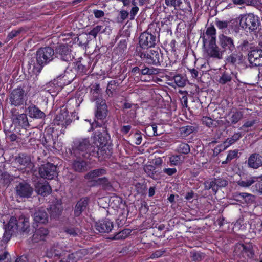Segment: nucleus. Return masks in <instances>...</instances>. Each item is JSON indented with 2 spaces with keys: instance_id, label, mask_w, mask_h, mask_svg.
<instances>
[{
  "instance_id": "f257e3e1",
  "label": "nucleus",
  "mask_w": 262,
  "mask_h": 262,
  "mask_svg": "<svg viewBox=\"0 0 262 262\" xmlns=\"http://www.w3.org/2000/svg\"><path fill=\"white\" fill-rule=\"evenodd\" d=\"M55 56L53 49L50 47L40 48L36 52L35 59L31 58L29 61V69L34 74L39 73L43 67L52 61Z\"/></svg>"
},
{
  "instance_id": "f03ea898",
  "label": "nucleus",
  "mask_w": 262,
  "mask_h": 262,
  "mask_svg": "<svg viewBox=\"0 0 262 262\" xmlns=\"http://www.w3.org/2000/svg\"><path fill=\"white\" fill-rule=\"evenodd\" d=\"M95 148L91 146L88 139L76 140L74 142L73 155L75 157L88 158L91 151H94Z\"/></svg>"
},
{
  "instance_id": "7ed1b4c3",
  "label": "nucleus",
  "mask_w": 262,
  "mask_h": 262,
  "mask_svg": "<svg viewBox=\"0 0 262 262\" xmlns=\"http://www.w3.org/2000/svg\"><path fill=\"white\" fill-rule=\"evenodd\" d=\"M157 25L156 24H150L148 29V31L142 33L139 37V45L143 49H147L154 47L157 41L156 35L155 32L154 34L152 33L153 29H155L157 33L159 32L160 29L157 31L156 28Z\"/></svg>"
},
{
  "instance_id": "20e7f679",
  "label": "nucleus",
  "mask_w": 262,
  "mask_h": 262,
  "mask_svg": "<svg viewBox=\"0 0 262 262\" xmlns=\"http://www.w3.org/2000/svg\"><path fill=\"white\" fill-rule=\"evenodd\" d=\"M237 20L240 26L247 32L254 31L260 24L258 17L252 13L241 15Z\"/></svg>"
},
{
  "instance_id": "39448f33",
  "label": "nucleus",
  "mask_w": 262,
  "mask_h": 262,
  "mask_svg": "<svg viewBox=\"0 0 262 262\" xmlns=\"http://www.w3.org/2000/svg\"><path fill=\"white\" fill-rule=\"evenodd\" d=\"M69 248L63 243H57L48 250L47 255L48 257L56 260H60V262H64V259L67 257Z\"/></svg>"
},
{
  "instance_id": "423d86ee",
  "label": "nucleus",
  "mask_w": 262,
  "mask_h": 262,
  "mask_svg": "<svg viewBox=\"0 0 262 262\" xmlns=\"http://www.w3.org/2000/svg\"><path fill=\"white\" fill-rule=\"evenodd\" d=\"M139 56L145 62L150 64L158 65L160 63V54L158 51L150 50L140 52Z\"/></svg>"
},
{
  "instance_id": "0eeeda50",
  "label": "nucleus",
  "mask_w": 262,
  "mask_h": 262,
  "mask_svg": "<svg viewBox=\"0 0 262 262\" xmlns=\"http://www.w3.org/2000/svg\"><path fill=\"white\" fill-rule=\"evenodd\" d=\"M39 173L42 178L52 180L57 175V167L52 163H47L40 166Z\"/></svg>"
},
{
  "instance_id": "6e6552de",
  "label": "nucleus",
  "mask_w": 262,
  "mask_h": 262,
  "mask_svg": "<svg viewBox=\"0 0 262 262\" xmlns=\"http://www.w3.org/2000/svg\"><path fill=\"white\" fill-rule=\"evenodd\" d=\"M219 45L223 49L224 51L227 52L228 54L233 53L235 51V46L233 39L232 37L227 36L224 34L219 35Z\"/></svg>"
},
{
  "instance_id": "1a4fd4ad",
  "label": "nucleus",
  "mask_w": 262,
  "mask_h": 262,
  "mask_svg": "<svg viewBox=\"0 0 262 262\" xmlns=\"http://www.w3.org/2000/svg\"><path fill=\"white\" fill-rule=\"evenodd\" d=\"M18 228V222L16 217H11L8 223L4 225L5 232L3 236L4 242H8L10 240L12 232L17 230Z\"/></svg>"
},
{
  "instance_id": "9d476101",
  "label": "nucleus",
  "mask_w": 262,
  "mask_h": 262,
  "mask_svg": "<svg viewBox=\"0 0 262 262\" xmlns=\"http://www.w3.org/2000/svg\"><path fill=\"white\" fill-rule=\"evenodd\" d=\"M16 194L17 196L23 198H30L33 191V189L27 183L21 182L15 187Z\"/></svg>"
},
{
  "instance_id": "9b49d317",
  "label": "nucleus",
  "mask_w": 262,
  "mask_h": 262,
  "mask_svg": "<svg viewBox=\"0 0 262 262\" xmlns=\"http://www.w3.org/2000/svg\"><path fill=\"white\" fill-rule=\"evenodd\" d=\"M21 88H17L13 90L10 95V101L12 105L19 106L23 104L25 93Z\"/></svg>"
},
{
  "instance_id": "f8f14e48",
  "label": "nucleus",
  "mask_w": 262,
  "mask_h": 262,
  "mask_svg": "<svg viewBox=\"0 0 262 262\" xmlns=\"http://www.w3.org/2000/svg\"><path fill=\"white\" fill-rule=\"evenodd\" d=\"M250 63L253 66H262V49L251 51L248 54Z\"/></svg>"
},
{
  "instance_id": "ddd939ff",
  "label": "nucleus",
  "mask_w": 262,
  "mask_h": 262,
  "mask_svg": "<svg viewBox=\"0 0 262 262\" xmlns=\"http://www.w3.org/2000/svg\"><path fill=\"white\" fill-rule=\"evenodd\" d=\"M113 223L108 219L99 221L95 224L96 230L100 233H108L113 228Z\"/></svg>"
},
{
  "instance_id": "4468645a",
  "label": "nucleus",
  "mask_w": 262,
  "mask_h": 262,
  "mask_svg": "<svg viewBox=\"0 0 262 262\" xmlns=\"http://www.w3.org/2000/svg\"><path fill=\"white\" fill-rule=\"evenodd\" d=\"M12 120L13 123L16 126L26 128L29 126L28 120L26 114H15L13 111H12Z\"/></svg>"
},
{
  "instance_id": "2eb2a0df",
  "label": "nucleus",
  "mask_w": 262,
  "mask_h": 262,
  "mask_svg": "<svg viewBox=\"0 0 262 262\" xmlns=\"http://www.w3.org/2000/svg\"><path fill=\"white\" fill-rule=\"evenodd\" d=\"M56 56L62 60L69 61L71 60V55L68 47L66 45L58 46L56 49Z\"/></svg>"
},
{
  "instance_id": "dca6fc26",
  "label": "nucleus",
  "mask_w": 262,
  "mask_h": 262,
  "mask_svg": "<svg viewBox=\"0 0 262 262\" xmlns=\"http://www.w3.org/2000/svg\"><path fill=\"white\" fill-rule=\"evenodd\" d=\"M97 111L96 117L97 119H102L106 116L107 106L105 101L102 99H98L96 100Z\"/></svg>"
},
{
  "instance_id": "f3484780",
  "label": "nucleus",
  "mask_w": 262,
  "mask_h": 262,
  "mask_svg": "<svg viewBox=\"0 0 262 262\" xmlns=\"http://www.w3.org/2000/svg\"><path fill=\"white\" fill-rule=\"evenodd\" d=\"M248 166L253 169H257L262 166V156L258 154H252L248 158Z\"/></svg>"
},
{
  "instance_id": "a211bd4d",
  "label": "nucleus",
  "mask_w": 262,
  "mask_h": 262,
  "mask_svg": "<svg viewBox=\"0 0 262 262\" xmlns=\"http://www.w3.org/2000/svg\"><path fill=\"white\" fill-rule=\"evenodd\" d=\"M82 158V157H76V159L73 161L72 168L76 171L82 172L88 169V164Z\"/></svg>"
},
{
  "instance_id": "6ab92c4d",
  "label": "nucleus",
  "mask_w": 262,
  "mask_h": 262,
  "mask_svg": "<svg viewBox=\"0 0 262 262\" xmlns=\"http://www.w3.org/2000/svg\"><path fill=\"white\" fill-rule=\"evenodd\" d=\"M35 191L38 194L42 196H47L51 192V188L48 183L38 182L35 185Z\"/></svg>"
},
{
  "instance_id": "aec40b11",
  "label": "nucleus",
  "mask_w": 262,
  "mask_h": 262,
  "mask_svg": "<svg viewBox=\"0 0 262 262\" xmlns=\"http://www.w3.org/2000/svg\"><path fill=\"white\" fill-rule=\"evenodd\" d=\"M89 200L87 198L81 199L76 204L74 208V215L79 216L82 212L86 210L88 205Z\"/></svg>"
},
{
  "instance_id": "412c9836",
  "label": "nucleus",
  "mask_w": 262,
  "mask_h": 262,
  "mask_svg": "<svg viewBox=\"0 0 262 262\" xmlns=\"http://www.w3.org/2000/svg\"><path fill=\"white\" fill-rule=\"evenodd\" d=\"M33 220L36 223L45 224L48 222V215L45 210L39 209L34 212Z\"/></svg>"
},
{
  "instance_id": "4be33fe9",
  "label": "nucleus",
  "mask_w": 262,
  "mask_h": 262,
  "mask_svg": "<svg viewBox=\"0 0 262 262\" xmlns=\"http://www.w3.org/2000/svg\"><path fill=\"white\" fill-rule=\"evenodd\" d=\"M207 53L210 57L221 59L222 58L223 52L214 42H210L209 47L207 50Z\"/></svg>"
},
{
  "instance_id": "5701e85b",
  "label": "nucleus",
  "mask_w": 262,
  "mask_h": 262,
  "mask_svg": "<svg viewBox=\"0 0 262 262\" xmlns=\"http://www.w3.org/2000/svg\"><path fill=\"white\" fill-rule=\"evenodd\" d=\"M29 116L31 118H42L45 114L35 105L31 104L28 107Z\"/></svg>"
},
{
  "instance_id": "b1692460",
  "label": "nucleus",
  "mask_w": 262,
  "mask_h": 262,
  "mask_svg": "<svg viewBox=\"0 0 262 262\" xmlns=\"http://www.w3.org/2000/svg\"><path fill=\"white\" fill-rule=\"evenodd\" d=\"M49 231L45 228H39L36 230L34 234L33 235V239L35 242L38 241H44L46 237L48 235Z\"/></svg>"
},
{
  "instance_id": "393cba45",
  "label": "nucleus",
  "mask_w": 262,
  "mask_h": 262,
  "mask_svg": "<svg viewBox=\"0 0 262 262\" xmlns=\"http://www.w3.org/2000/svg\"><path fill=\"white\" fill-rule=\"evenodd\" d=\"M50 209L51 216L56 217L61 214L63 206L60 202L57 201L55 204L51 205Z\"/></svg>"
},
{
  "instance_id": "a878e982",
  "label": "nucleus",
  "mask_w": 262,
  "mask_h": 262,
  "mask_svg": "<svg viewBox=\"0 0 262 262\" xmlns=\"http://www.w3.org/2000/svg\"><path fill=\"white\" fill-rule=\"evenodd\" d=\"M61 79V76L57 77V79H55L53 82L49 83V86L53 87V89H48V91L50 93H57L59 92L62 88L63 83L58 81Z\"/></svg>"
},
{
  "instance_id": "bb28decb",
  "label": "nucleus",
  "mask_w": 262,
  "mask_h": 262,
  "mask_svg": "<svg viewBox=\"0 0 262 262\" xmlns=\"http://www.w3.org/2000/svg\"><path fill=\"white\" fill-rule=\"evenodd\" d=\"M16 162L20 165L30 167L31 165L30 157L25 154L19 155L16 158Z\"/></svg>"
},
{
  "instance_id": "cd10ccee",
  "label": "nucleus",
  "mask_w": 262,
  "mask_h": 262,
  "mask_svg": "<svg viewBox=\"0 0 262 262\" xmlns=\"http://www.w3.org/2000/svg\"><path fill=\"white\" fill-rule=\"evenodd\" d=\"M67 255V257L64 259V262H77L82 257V252L80 251H78L70 254V249L69 248V251Z\"/></svg>"
},
{
  "instance_id": "c85d7f7f",
  "label": "nucleus",
  "mask_w": 262,
  "mask_h": 262,
  "mask_svg": "<svg viewBox=\"0 0 262 262\" xmlns=\"http://www.w3.org/2000/svg\"><path fill=\"white\" fill-rule=\"evenodd\" d=\"M19 226L23 232H28L30 227L29 219L28 217L21 215L19 218Z\"/></svg>"
},
{
  "instance_id": "c756f323",
  "label": "nucleus",
  "mask_w": 262,
  "mask_h": 262,
  "mask_svg": "<svg viewBox=\"0 0 262 262\" xmlns=\"http://www.w3.org/2000/svg\"><path fill=\"white\" fill-rule=\"evenodd\" d=\"M132 231L129 229H125L117 233L110 238L112 240H120L126 238L130 235Z\"/></svg>"
},
{
  "instance_id": "7c9ffc66",
  "label": "nucleus",
  "mask_w": 262,
  "mask_h": 262,
  "mask_svg": "<svg viewBox=\"0 0 262 262\" xmlns=\"http://www.w3.org/2000/svg\"><path fill=\"white\" fill-rule=\"evenodd\" d=\"M106 174V170L104 168H99L89 172L86 176L87 179H94L95 178Z\"/></svg>"
},
{
  "instance_id": "2f4dec72",
  "label": "nucleus",
  "mask_w": 262,
  "mask_h": 262,
  "mask_svg": "<svg viewBox=\"0 0 262 262\" xmlns=\"http://www.w3.org/2000/svg\"><path fill=\"white\" fill-rule=\"evenodd\" d=\"M243 114L240 111H232L229 114V120L232 124H236L243 117Z\"/></svg>"
},
{
  "instance_id": "473e14b6",
  "label": "nucleus",
  "mask_w": 262,
  "mask_h": 262,
  "mask_svg": "<svg viewBox=\"0 0 262 262\" xmlns=\"http://www.w3.org/2000/svg\"><path fill=\"white\" fill-rule=\"evenodd\" d=\"M184 160L182 155H174L170 157L169 162L171 165L177 166L181 164Z\"/></svg>"
},
{
  "instance_id": "72a5a7b5",
  "label": "nucleus",
  "mask_w": 262,
  "mask_h": 262,
  "mask_svg": "<svg viewBox=\"0 0 262 262\" xmlns=\"http://www.w3.org/2000/svg\"><path fill=\"white\" fill-rule=\"evenodd\" d=\"M206 35L210 39V42H215L216 30L213 26L208 27L206 31Z\"/></svg>"
},
{
  "instance_id": "f704fd0d",
  "label": "nucleus",
  "mask_w": 262,
  "mask_h": 262,
  "mask_svg": "<svg viewBox=\"0 0 262 262\" xmlns=\"http://www.w3.org/2000/svg\"><path fill=\"white\" fill-rule=\"evenodd\" d=\"M255 182V178L250 177L247 179H241L237 182L239 186L243 187H248Z\"/></svg>"
},
{
  "instance_id": "c9c22d12",
  "label": "nucleus",
  "mask_w": 262,
  "mask_h": 262,
  "mask_svg": "<svg viewBox=\"0 0 262 262\" xmlns=\"http://www.w3.org/2000/svg\"><path fill=\"white\" fill-rule=\"evenodd\" d=\"M242 137L241 133L240 132L235 133L232 137L228 138L227 140L224 142V143L228 145V147L230 145H232L235 142H236L238 140H239Z\"/></svg>"
},
{
  "instance_id": "e433bc0d",
  "label": "nucleus",
  "mask_w": 262,
  "mask_h": 262,
  "mask_svg": "<svg viewBox=\"0 0 262 262\" xmlns=\"http://www.w3.org/2000/svg\"><path fill=\"white\" fill-rule=\"evenodd\" d=\"M64 232L70 235L75 236L81 234V230L78 227H69L64 229Z\"/></svg>"
},
{
  "instance_id": "4c0bfd02",
  "label": "nucleus",
  "mask_w": 262,
  "mask_h": 262,
  "mask_svg": "<svg viewBox=\"0 0 262 262\" xmlns=\"http://www.w3.org/2000/svg\"><path fill=\"white\" fill-rule=\"evenodd\" d=\"M238 150L235 149L228 151L226 159L222 162V164L229 163L232 160L238 157Z\"/></svg>"
},
{
  "instance_id": "58836bf2",
  "label": "nucleus",
  "mask_w": 262,
  "mask_h": 262,
  "mask_svg": "<svg viewBox=\"0 0 262 262\" xmlns=\"http://www.w3.org/2000/svg\"><path fill=\"white\" fill-rule=\"evenodd\" d=\"M177 151L183 154H188L190 151V147L188 144L181 143L177 147Z\"/></svg>"
},
{
  "instance_id": "ea45409f",
  "label": "nucleus",
  "mask_w": 262,
  "mask_h": 262,
  "mask_svg": "<svg viewBox=\"0 0 262 262\" xmlns=\"http://www.w3.org/2000/svg\"><path fill=\"white\" fill-rule=\"evenodd\" d=\"M173 80L176 84L179 87H183L186 84V78L180 75H177L173 77Z\"/></svg>"
},
{
  "instance_id": "a19ab883",
  "label": "nucleus",
  "mask_w": 262,
  "mask_h": 262,
  "mask_svg": "<svg viewBox=\"0 0 262 262\" xmlns=\"http://www.w3.org/2000/svg\"><path fill=\"white\" fill-rule=\"evenodd\" d=\"M166 5L168 7H173L176 9H180L182 0H165Z\"/></svg>"
},
{
  "instance_id": "79ce46f5",
  "label": "nucleus",
  "mask_w": 262,
  "mask_h": 262,
  "mask_svg": "<svg viewBox=\"0 0 262 262\" xmlns=\"http://www.w3.org/2000/svg\"><path fill=\"white\" fill-rule=\"evenodd\" d=\"M67 116L68 115L66 111H64V113H61L59 115H57L55 119L54 120V124H57L58 125L62 124V123L63 122Z\"/></svg>"
},
{
  "instance_id": "37998d69",
  "label": "nucleus",
  "mask_w": 262,
  "mask_h": 262,
  "mask_svg": "<svg viewBox=\"0 0 262 262\" xmlns=\"http://www.w3.org/2000/svg\"><path fill=\"white\" fill-rule=\"evenodd\" d=\"M96 182L98 184L102 185L106 189H108L111 187V183L106 177L99 178L96 181Z\"/></svg>"
},
{
  "instance_id": "c03bdc74",
  "label": "nucleus",
  "mask_w": 262,
  "mask_h": 262,
  "mask_svg": "<svg viewBox=\"0 0 262 262\" xmlns=\"http://www.w3.org/2000/svg\"><path fill=\"white\" fill-rule=\"evenodd\" d=\"M228 147L224 142L216 146L213 150V156H217L220 152L225 150Z\"/></svg>"
},
{
  "instance_id": "a18cd8bd",
  "label": "nucleus",
  "mask_w": 262,
  "mask_h": 262,
  "mask_svg": "<svg viewBox=\"0 0 262 262\" xmlns=\"http://www.w3.org/2000/svg\"><path fill=\"white\" fill-rule=\"evenodd\" d=\"M235 196L236 197L240 196L244 199L245 201L247 202H252L254 199V196L253 195L244 192L237 193Z\"/></svg>"
},
{
  "instance_id": "49530a36",
  "label": "nucleus",
  "mask_w": 262,
  "mask_h": 262,
  "mask_svg": "<svg viewBox=\"0 0 262 262\" xmlns=\"http://www.w3.org/2000/svg\"><path fill=\"white\" fill-rule=\"evenodd\" d=\"M144 169L145 172L149 177L154 178L156 173L155 167L154 166L151 165H146L145 166Z\"/></svg>"
},
{
  "instance_id": "de8ad7c7",
  "label": "nucleus",
  "mask_w": 262,
  "mask_h": 262,
  "mask_svg": "<svg viewBox=\"0 0 262 262\" xmlns=\"http://www.w3.org/2000/svg\"><path fill=\"white\" fill-rule=\"evenodd\" d=\"M215 180H213L211 181H208L205 182V188L206 189L209 190L210 189H212L213 191L215 192L217 191V187L216 186V184H215Z\"/></svg>"
},
{
  "instance_id": "09e8293b",
  "label": "nucleus",
  "mask_w": 262,
  "mask_h": 262,
  "mask_svg": "<svg viewBox=\"0 0 262 262\" xmlns=\"http://www.w3.org/2000/svg\"><path fill=\"white\" fill-rule=\"evenodd\" d=\"M232 77L230 74L224 73L220 78L219 82L220 83L225 84L231 80Z\"/></svg>"
},
{
  "instance_id": "8fccbe9b",
  "label": "nucleus",
  "mask_w": 262,
  "mask_h": 262,
  "mask_svg": "<svg viewBox=\"0 0 262 262\" xmlns=\"http://www.w3.org/2000/svg\"><path fill=\"white\" fill-rule=\"evenodd\" d=\"M122 204V200L121 198L117 196L113 197L112 198L111 205L112 207L120 208Z\"/></svg>"
},
{
  "instance_id": "3c124183",
  "label": "nucleus",
  "mask_w": 262,
  "mask_h": 262,
  "mask_svg": "<svg viewBox=\"0 0 262 262\" xmlns=\"http://www.w3.org/2000/svg\"><path fill=\"white\" fill-rule=\"evenodd\" d=\"M214 180L215 181V184H216V186L217 187V189H218V187H225L228 185V181L224 178H215Z\"/></svg>"
},
{
  "instance_id": "603ef678",
  "label": "nucleus",
  "mask_w": 262,
  "mask_h": 262,
  "mask_svg": "<svg viewBox=\"0 0 262 262\" xmlns=\"http://www.w3.org/2000/svg\"><path fill=\"white\" fill-rule=\"evenodd\" d=\"M229 21L227 20H220L219 19H216L215 21V24L216 26L221 30L226 29L229 25Z\"/></svg>"
},
{
  "instance_id": "864d4df0",
  "label": "nucleus",
  "mask_w": 262,
  "mask_h": 262,
  "mask_svg": "<svg viewBox=\"0 0 262 262\" xmlns=\"http://www.w3.org/2000/svg\"><path fill=\"white\" fill-rule=\"evenodd\" d=\"M202 122L208 127H212L214 125V120L210 117L204 116L202 118Z\"/></svg>"
},
{
  "instance_id": "5fc2aeb1",
  "label": "nucleus",
  "mask_w": 262,
  "mask_h": 262,
  "mask_svg": "<svg viewBox=\"0 0 262 262\" xmlns=\"http://www.w3.org/2000/svg\"><path fill=\"white\" fill-rule=\"evenodd\" d=\"M102 28V27L100 25H97L92 30H91L89 33V35L93 36L94 38H96L98 33L100 32Z\"/></svg>"
},
{
  "instance_id": "6e6d98bb",
  "label": "nucleus",
  "mask_w": 262,
  "mask_h": 262,
  "mask_svg": "<svg viewBox=\"0 0 262 262\" xmlns=\"http://www.w3.org/2000/svg\"><path fill=\"white\" fill-rule=\"evenodd\" d=\"M128 15V13L127 11L121 10L120 11V17L117 18V21L118 23L123 22L125 19L127 18Z\"/></svg>"
},
{
  "instance_id": "4d7b16f0",
  "label": "nucleus",
  "mask_w": 262,
  "mask_h": 262,
  "mask_svg": "<svg viewBox=\"0 0 262 262\" xmlns=\"http://www.w3.org/2000/svg\"><path fill=\"white\" fill-rule=\"evenodd\" d=\"M193 127L191 126H186L181 128V132L187 136L193 132Z\"/></svg>"
},
{
  "instance_id": "13d9d810",
  "label": "nucleus",
  "mask_w": 262,
  "mask_h": 262,
  "mask_svg": "<svg viewBox=\"0 0 262 262\" xmlns=\"http://www.w3.org/2000/svg\"><path fill=\"white\" fill-rule=\"evenodd\" d=\"M157 73V71L154 69L145 68L142 70L141 73L143 75H152Z\"/></svg>"
},
{
  "instance_id": "bf43d9fd",
  "label": "nucleus",
  "mask_w": 262,
  "mask_h": 262,
  "mask_svg": "<svg viewBox=\"0 0 262 262\" xmlns=\"http://www.w3.org/2000/svg\"><path fill=\"white\" fill-rule=\"evenodd\" d=\"M134 138L135 140V144L136 145H140L142 140L141 133L140 132L136 133L134 135Z\"/></svg>"
},
{
  "instance_id": "052dcab7",
  "label": "nucleus",
  "mask_w": 262,
  "mask_h": 262,
  "mask_svg": "<svg viewBox=\"0 0 262 262\" xmlns=\"http://www.w3.org/2000/svg\"><path fill=\"white\" fill-rule=\"evenodd\" d=\"M93 13L96 18H100L104 16V12L101 10L94 9L93 11Z\"/></svg>"
},
{
  "instance_id": "680f3d73",
  "label": "nucleus",
  "mask_w": 262,
  "mask_h": 262,
  "mask_svg": "<svg viewBox=\"0 0 262 262\" xmlns=\"http://www.w3.org/2000/svg\"><path fill=\"white\" fill-rule=\"evenodd\" d=\"M139 11V8L137 6H134L130 11V19L133 20L135 19V16L137 15Z\"/></svg>"
},
{
  "instance_id": "e2e57ef3",
  "label": "nucleus",
  "mask_w": 262,
  "mask_h": 262,
  "mask_svg": "<svg viewBox=\"0 0 262 262\" xmlns=\"http://www.w3.org/2000/svg\"><path fill=\"white\" fill-rule=\"evenodd\" d=\"M0 262H11L9 258V254L8 252H5L0 255Z\"/></svg>"
},
{
  "instance_id": "0e129e2a",
  "label": "nucleus",
  "mask_w": 262,
  "mask_h": 262,
  "mask_svg": "<svg viewBox=\"0 0 262 262\" xmlns=\"http://www.w3.org/2000/svg\"><path fill=\"white\" fill-rule=\"evenodd\" d=\"M163 171L164 173L167 174L168 176H172L177 172V169L175 168H164Z\"/></svg>"
},
{
  "instance_id": "69168bd1",
  "label": "nucleus",
  "mask_w": 262,
  "mask_h": 262,
  "mask_svg": "<svg viewBox=\"0 0 262 262\" xmlns=\"http://www.w3.org/2000/svg\"><path fill=\"white\" fill-rule=\"evenodd\" d=\"M164 251L162 250H158L155 251L150 255V258L154 259L155 258L160 257L164 254Z\"/></svg>"
},
{
  "instance_id": "338daca9",
  "label": "nucleus",
  "mask_w": 262,
  "mask_h": 262,
  "mask_svg": "<svg viewBox=\"0 0 262 262\" xmlns=\"http://www.w3.org/2000/svg\"><path fill=\"white\" fill-rule=\"evenodd\" d=\"M203 257V255L201 253L195 252L193 254L192 257L195 261H200Z\"/></svg>"
},
{
  "instance_id": "774afa93",
  "label": "nucleus",
  "mask_w": 262,
  "mask_h": 262,
  "mask_svg": "<svg viewBox=\"0 0 262 262\" xmlns=\"http://www.w3.org/2000/svg\"><path fill=\"white\" fill-rule=\"evenodd\" d=\"M256 190L260 194H262V182L257 183L255 185Z\"/></svg>"
}]
</instances>
